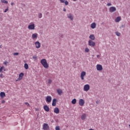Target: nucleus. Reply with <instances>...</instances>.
Returning <instances> with one entry per match:
<instances>
[{
    "mask_svg": "<svg viewBox=\"0 0 130 130\" xmlns=\"http://www.w3.org/2000/svg\"><path fill=\"white\" fill-rule=\"evenodd\" d=\"M68 17L69 19H71V20H74V17H73V15H72V14H69Z\"/></svg>",
    "mask_w": 130,
    "mask_h": 130,
    "instance_id": "obj_25",
    "label": "nucleus"
},
{
    "mask_svg": "<svg viewBox=\"0 0 130 130\" xmlns=\"http://www.w3.org/2000/svg\"><path fill=\"white\" fill-rule=\"evenodd\" d=\"M32 58H34V59H35V60L37 59V57L36 56H33Z\"/></svg>",
    "mask_w": 130,
    "mask_h": 130,
    "instance_id": "obj_41",
    "label": "nucleus"
},
{
    "mask_svg": "<svg viewBox=\"0 0 130 130\" xmlns=\"http://www.w3.org/2000/svg\"><path fill=\"white\" fill-rule=\"evenodd\" d=\"M0 77L1 78V79H4V75L3 74H1Z\"/></svg>",
    "mask_w": 130,
    "mask_h": 130,
    "instance_id": "obj_34",
    "label": "nucleus"
},
{
    "mask_svg": "<svg viewBox=\"0 0 130 130\" xmlns=\"http://www.w3.org/2000/svg\"><path fill=\"white\" fill-rule=\"evenodd\" d=\"M55 129H56V130H60V128H59V126H57L55 127Z\"/></svg>",
    "mask_w": 130,
    "mask_h": 130,
    "instance_id": "obj_32",
    "label": "nucleus"
},
{
    "mask_svg": "<svg viewBox=\"0 0 130 130\" xmlns=\"http://www.w3.org/2000/svg\"><path fill=\"white\" fill-rule=\"evenodd\" d=\"M3 71L6 72V68L4 67H2L0 68V73H3Z\"/></svg>",
    "mask_w": 130,
    "mask_h": 130,
    "instance_id": "obj_22",
    "label": "nucleus"
},
{
    "mask_svg": "<svg viewBox=\"0 0 130 130\" xmlns=\"http://www.w3.org/2000/svg\"><path fill=\"white\" fill-rule=\"evenodd\" d=\"M85 52H89V51H90V50L88 48H85Z\"/></svg>",
    "mask_w": 130,
    "mask_h": 130,
    "instance_id": "obj_31",
    "label": "nucleus"
},
{
    "mask_svg": "<svg viewBox=\"0 0 130 130\" xmlns=\"http://www.w3.org/2000/svg\"><path fill=\"white\" fill-rule=\"evenodd\" d=\"M25 104L26 105H27V106H30V104H29V103H28V102L25 103Z\"/></svg>",
    "mask_w": 130,
    "mask_h": 130,
    "instance_id": "obj_37",
    "label": "nucleus"
},
{
    "mask_svg": "<svg viewBox=\"0 0 130 130\" xmlns=\"http://www.w3.org/2000/svg\"><path fill=\"white\" fill-rule=\"evenodd\" d=\"M28 29H29V30H34V29H35V24H32L29 25L28 26Z\"/></svg>",
    "mask_w": 130,
    "mask_h": 130,
    "instance_id": "obj_8",
    "label": "nucleus"
},
{
    "mask_svg": "<svg viewBox=\"0 0 130 130\" xmlns=\"http://www.w3.org/2000/svg\"><path fill=\"white\" fill-rule=\"evenodd\" d=\"M54 113H56V114H58L59 113V109L58 108H55L54 109Z\"/></svg>",
    "mask_w": 130,
    "mask_h": 130,
    "instance_id": "obj_13",
    "label": "nucleus"
},
{
    "mask_svg": "<svg viewBox=\"0 0 130 130\" xmlns=\"http://www.w3.org/2000/svg\"><path fill=\"white\" fill-rule=\"evenodd\" d=\"M11 6H14V3H13V2L11 3Z\"/></svg>",
    "mask_w": 130,
    "mask_h": 130,
    "instance_id": "obj_44",
    "label": "nucleus"
},
{
    "mask_svg": "<svg viewBox=\"0 0 130 130\" xmlns=\"http://www.w3.org/2000/svg\"><path fill=\"white\" fill-rule=\"evenodd\" d=\"M88 45L89 46H91L92 47H94L95 46V43L93 42L92 40H89L88 41Z\"/></svg>",
    "mask_w": 130,
    "mask_h": 130,
    "instance_id": "obj_9",
    "label": "nucleus"
},
{
    "mask_svg": "<svg viewBox=\"0 0 130 130\" xmlns=\"http://www.w3.org/2000/svg\"><path fill=\"white\" fill-rule=\"evenodd\" d=\"M64 3L66 6H68V5H69V2L68 1H65Z\"/></svg>",
    "mask_w": 130,
    "mask_h": 130,
    "instance_id": "obj_33",
    "label": "nucleus"
},
{
    "mask_svg": "<svg viewBox=\"0 0 130 130\" xmlns=\"http://www.w3.org/2000/svg\"><path fill=\"white\" fill-rule=\"evenodd\" d=\"M83 90L85 92H88L90 90V85L89 84H86L84 86Z\"/></svg>",
    "mask_w": 130,
    "mask_h": 130,
    "instance_id": "obj_4",
    "label": "nucleus"
},
{
    "mask_svg": "<svg viewBox=\"0 0 130 130\" xmlns=\"http://www.w3.org/2000/svg\"><path fill=\"white\" fill-rule=\"evenodd\" d=\"M9 11V7H7V8L5 10L4 13H7Z\"/></svg>",
    "mask_w": 130,
    "mask_h": 130,
    "instance_id": "obj_36",
    "label": "nucleus"
},
{
    "mask_svg": "<svg viewBox=\"0 0 130 130\" xmlns=\"http://www.w3.org/2000/svg\"><path fill=\"white\" fill-rule=\"evenodd\" d=\"M38 17L40 18V19H41V18H42V14L41 13H39L38 14Z\"/></svg>",
    "mask_w": 130,
    "mask_h": 130,
    "instance_id": "obj_28",
    "label": "nucleus"
},
{
    "mask_svg": "<svg viewBox=\"0 0 130 130\" xmlns=\"http://www.w3.org/2000/svg\"><path fill=\"white\" fill-rule=\"evenodd\" d=\"M102 1H104V0H102Z\"/></svg>",
    "mask_w": 130,
    "mask_h": 130,
    "instance_id": "obj_47",
    "label": "nucleus"
},
{
    "mask_svg": "<svg viewBox=\"0 0 130 130\" xmlns=\"http://www.w3.org/2000/svg\"><path fill=\"white\" fill-rule=\"evenodd\" d=\"M51 100H52V98L50 96H47L46 99V102H48V103H50L51 102Z\"/></svg>",
    "mask_w": 130,
    "mask_h": 130,
    "instance_id": "obj_10",
    "label": "nucleus"
},
{
    "mask_svg": "<svg viewBox=\"0 0 130 130\" xmlns=\"http://www.w3.org/2000/svg\"><path fill=\"white\" fill-rule=\"evenodd\" d=\"M89 39H91V40H95V36L94 35H91L89 36Z\"/></svg>",
    "mask_w": 130,
    "mask_h": 130,
    "instance_id": "obj_21",
    "label": "nucleus"
},
{
    "mask_svg": "<svg viewBox=\"0 0 130 130\" xmlns=\"http://www.w3.org/2000/svg\"><path fill=\"white\" fill-rule=\"evenodd\" d=\"M43 129L44 130H48L49 129V126L47 123H44L43 126Z\"/></svg>",
    "mask_w": 130,
    "mask_h": 130,
    "instance_id": "obj_7",
    "label": "nucleus"
},
{
    "mask_svg": "<svg viewBox=\"0 0 130 130\" xmlns=\"http://www.w3.org/2000/svg\"><path fill=\"white\" fill-rule=\"evenodd\" d=\"M52 105L53 106H56V99H53Z\"/></svg>",
    "mask_w": 130,
    "mask_h": 130,
    "instance_id": "obj_18",
    "label": "nucleus"
},
{
    "mask_svg": "<svg viewBox=\"0 0 130 130\" xmlns=\"http://www.w3.org/2000/svg\"><path fill=\"white\" fill-rule=\"evenodd\" d=\"M44 109L45 111H47V112H48L49 111V107L47 105H45L44 106Z\"/></svg>",
    "mask_w": 130,
    "mask_h": 130,
    "instance_id": "obj_14",
    "label": "nucleus"
},
{
    "mask_svg": "<svg viewBox=\"0 0 130 130\" xmlns=\"http://www.w3.org/2000/svg\"><path fill=\"white\" fill-rule=\"evenodd\" d=\"M63 11L64 12H67V9H66V8H63Z\"/></svg>",
    "mask_w": 130,
    "mask_h": 130,
    "instance_id": "obj_43",
    "label": "nucleus"
},
{
    "mask_svg": "<svg viewBox=\"0 0 130 130\" xmlns=\"http://www.w3.org/2000/svg\"><path fill=\"white\" fill-rule=\"evenodd\" d=\"M90 27L91 29H95V28H96V23L93 22L91 23L90 25Z\"/></svg>",
    "mask_w": 130,
    "mask_h": 130,
    "instance_id": "obj_17",
    "label": "nucleus"
},
{
    "mask_svg": "<svg viewBox=\"0 0 130 130\" xmlns=\"http://www.w3.org/2000/svg\"><path fill=\"white\" fill-rule=\"evenodd\" d=\"M74 1V2H76V1H77V0H73Z\"/></svg>",
    "mask_w": 130,
    "mask_h": 130,
    "instance_id": "obj_46",
    "label": "nucleus"
},
{
    "mask_svg": "<svg viewBox=\"0 0 130 130\" xmlns=\"http://www.w3.org/2000/svg\"><path fill=\"white\" fill-rule=\"evenodd\" d=\"M5 102H6V101H2V103H5Z\"/></svg>",
    "mask_w": 130,
    "mask_h": 130,
    "instance_id": "obj_45",
    "label": "nucleus"
},
{
    "mask_svg": "<svg viewBox=\"0 0 130 130\" xmlns=\"http://www.w3.org/2000/svg\"><path fill=\"white\" fill-rule=\"evenodd\" d=\"M47 83L48 84H51V83H52V80H51V79H49L48 80Z\"/></svg>",
    "mask_w": 130,
    "mask_h": 130,
    "instance_id": "obj_30",
    "label": "nucleus"
},
{
    "mask_svg": "<svg viewBox=\"0 0 130 130\" xmlns=\"http://www.w3.org/2000/svg\"><path fill=\"white\" fill-rule=\"evenodd\" d=\"M0 96L1 97V98H4V97H6V93L4 92H1L0 93Z\"/></svg>",
    "mask_w": 130,
    "mask_h": 130,
    "instance_id": "obj_19",
    "label": "nucleus"
},
{
    "mask_svg": "<svg viewBox=\"0 0 130 130\" xmlns=\"http://www.w3.org/2000/svg\"><path fill=\"white\" fill-rule=\"evenodd\" d=\"M116 11V8L114 7H111L109 9V12L110 13H113V12H115Z\"/></svg>",
    "mask_w": 130,
    "mask_h": 130,
    "instance_id": "obj_11",
    "label": "nucleus"
},
{
    "mask_svg": "<svg viewBox=\"0 0 130 130\" xmlns=\"http://www.w3.org/2000/svg\"><path fill=\"white\" fill-rule=\"evenodd\" d=\"M85 76H86V72L82 71L80 74V78L82 81H84L85 80Z\"/></svg>",
    "mask_w": 130,
    "mask_h": 130,
    "instance_id": "obj_2",
    "label": "nucleus"
},
{
    "mask_svg": "<svg viewBox=\"0 0 130 130\" xmlns=\"http://www.w3.org/2000/svg\"><path fill=\"white\" fill-rule=\"evenodd\" d=\"M8 61H4V64H5V66H8Z\"/></svg>",
    "mask_w": 130,
    "mask_h": 130,
    "instance_id": "obj_35",
    "label": "nucleus"
},
{
    "mask_svg": "<svg viewBox=\"0 0 130 130\" xmlns=\"http://www.w3.org/2000/svg\"><path fill=\"white\" fill-rule=\"evenodd\" d=\"M96 57H97L98 58H100V55H97Z\"/></svg>",
    "mask_w": 130,
    "mask_h": 130,
    "instance_id": "obj_42",
    "label": "nucleus"
},
{
    "mask_svg": "<svg viewBox=\"0 0 130 130\" xmlns=\"http://www.w3.org/2000/svg\"><path fill=\"white\" fill-rule=\"evenodd\" d=\"M41 63L45 69H48L49 68V65H48V63H47L46 59L41 60Z\"/></svg>",
    "mask_w": 130,
    "mask_h": 130,
    "instance_id": "obj_1",
    "label": "nucleus"
},
{
    "mask_svg": "<svg viewBox=\"0 0 130 130\" xmlns=\"http://www.w3.org/2000/svg\"><path fill=\"white\" fill-rule=\"evenodd\" d=\"M65 1H66V0H60V2L61 3H64Z\"/></svg>",
    "mask_w": 130,
    "mask_h": 130,
    "instance_id": "obj_39",
    "label": "nucleus"
},
{
    "mask_svg": "<svg viewBox=\"0 0 130 130\" xmlns=\"http://www.w3.org/2000/svg\"><path fill=\"white\" fill-rule=\"evenodd\" d=\"M24 77V73H21L19 74V77L16 80V82H19V81H21L22 79H23V77Z\"/></svg>",
    "mask_w": 130,
    "mask_h": 130,
    "instance_id": "obj_3",
    "label": "nucleus"
},
{
    "mask_svg": "<svg viewBox=\"0 0 130 130\" xmlns=\"http://www.w3.org/2000/svg\"><path fill=\"white\" fill-rule=\"evenodd\" d=\"M35 45L36 48H40V47H41V44H40V42H39V41H37L35 43Z\"/></svg>",
    "mask_w": 130,
    "mask_h": 130,
    "instance_id": "obj_12",
    "label": "nucleus"
},
{
    "mask_svg": "<svg viewBox=\"0 0 130 130\" xmlns=\"http://www.w3.org/2000/svg\"><path fill=\"white\" fill-rule=\"evenodd\" d=\"M96 70L99 71H101L103 70V67H102V65L98 64L96 65Z\"/></svg>",
    "mask_w": 130,
    "mask_h": 130,
    "instance_id": "obj_6",
    "label": "nucleus"
},
{
    "mask_svg": "<svg viewBox=\"0 0 130 130\" xmlns=\"http://www.w3.org/2000/svg\"><path fill=\"white\" fill-rule=\"evenodd\" d=\"M72 104H76L77 103V100L76 99H73L72 101Z\"/></svg>",
    "mask_w": 130,
    "mask_h": 130,
    "instance_id": "obj_26",
    "label": "nucleus"
},
{
    "mask_svg": "<svg viewBox=\"0 0 130 130\" xmlns=\"http://www.w3.org/2000/svg\"><path fill=\"white\" fill-rule=\"evenodd\" d=\"M121 20V18L119 16L117 17L116 19H115V22L116 23H118V22H120V21Z\"/></svg>",
    "mask_w": 130,
    "mask_h": 130,
    "instance_id": "obj_20",
    "label": "nucleus"
},
{
    "mask_svg": "<svg viewBox=\"0 0 130 130\" xmlns=\"http://www.w3.org/2000/svg\"><path fill=\"white\" fill-rule=\"evenodd\" d=\"M84 104H85V101L82 99H80L79 100V105L80 106H84Z\"/></svg>",
    "mask_w": 130,
    "mask_h": 130,
    "instance_id": "obj_5",
    "label": "nucleus"
},
{
    "mask_svg": "<svg viewBox=\"0 0 130 130\" xmlns=\"http://www.w3.org/2000/svg\"><path fill=\"white\" fill-rule=\"evenodd\" d=\"M24 68L25 70H28L29 69V66L27 63H25L24 66Z\"/></svg>",
    "mask_w": 130,
    "mask_h": 130,
    "instance_id": "obj_24",
    "label": "nucleus"
},
{
    "mask_svg": "<svg viewBox=\"0 0 130 130\" xmlns=\"http://www.w3.org/2000/svg\"><path fill=\"white\" fill-rule=\"evenodd\" d=\"M14 55H19V53H14Z\"/></svg>",
    "mask_w": 130,
    "mask_h": 130,
    "instance_id": "obj_38",
    "label": "nucleus"
},
{
    "mask_svg": "<svg viewBox=\"0 0 130 130\" xmlns=\"http://www.w3.org/2000/svg\"><path fill=\"white\" fill-rule=\"evenodd\" d=\"M86 114H82V115L81 116V119L82 120H84V119H86Z\"/></svg>",
    "mask_w": 130,
    "mask_h": 130,
    "instance_id": "obj_23",
    "label": "nucleus"
},
{
    "mask_svg": "<svg viewBox=\"0 0 130 130\" xmlns=\"http://www.w3.org/2000/svg\"><path fill=\"white\" fill-rule=\"evenodd\" d=\"M107 6H108V7H110V6H111V4L108 3L107 4Z\"/></svg>",
    "mask_w": 130,
    "mask_h": 130,
    "instance_id": "obj_40",
    "label": "nucleus"
},
{
    "mask_svg": "<svg viewBox=\"0 0 130 130\" xmlns=\"http://www.w3.org/2000/svg\"><path fill=\"white\" fill-rule=\"evenodd\" d=\"M57 92L58 94L59 95H61L63 93V92L62 91V90L60 89H57Z\"/></svg>",
    "mask_w": 130,
    "mask_h": 130,
    "instance_id": "obj_16",
    "label": "nucleus"
},
{
    "mask_svg": "<svg viewBox=\"0 0 130 130\" xmlns=\"http://www.w3.org/2000/svg\"><path fill=\"white\" fill-rule=\"evenodd\" d=\"M31 37L33 39H37V38L38 37V34L36 33L33 34Z\"/></svg>",
    "mask_w": 130,
    "mask_h": 130,
    "instance_id": "obj_15",
    "label": "nucleus"
},
{
    "mask_svg": "<svg viewBox=\"0 0 130 130\" xmlns=\"http://www.w3.org/2000/svg\"><path fill=\"white\" fill-rule=\"evenodd\" d=\"M1 2L3 3V4H8V2L6 0H1Z\"/></svg>",
    "mask_w": 130,
    "mask_h": 130,
    "instance_id": "obj_27",
    "label": "nucleus"
},
{
    "mask_svg": "<svg viewBox=\"0 0 130 130\" xmlns=\"http://www.w3.org/2000/svg\"><path fill=\"white\" fill-rule=\"evenodd\" d=\"M115 34L117 36H120V33L118 31H116Z\"/></svg>",
    "mask_w": 130,
    "mask_h": 130,
    "instance_id": "obj_29",
    "label": "nucleus"
}]
</instances>
